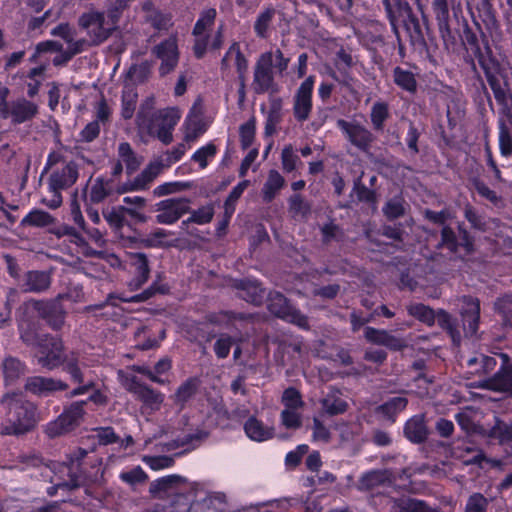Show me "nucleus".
<instances>
[{
	"instance_id": "de8ad7c7",
	"label": "nucleus",
	"mask_w": 512,
	"mask_h": 512,
	"mask_svg": "<svg viewBox=\"0 0 512 512\" xmlns=\"http://www.w3.org/2000/svg\"><path fill=\"white\" fill-rule=\"evenodd\" d=\"M499 149L504 157L512 154V136L504 123L499 126Z\"/></svg>"
},
{
	"instance_id": "423d86ee",
	"label": "nucleus",
	"mask_w": 512,
	"mask_h": 512,
	"mask_svg": "<svg viewBox=\"0 0 512 512\" xmlns=\"http://www.w3.org/2000/svg\"><path fill=\"white\" fill-rule=\"evenodd\" d=\"M83 405L84 402L73 403L56 420L48 423L46 433L50 437H57L79 425L84 414Z\"/></svg>"
},
{
	"instance_id": "ea45409f",
	"label": "nucleus",
	"mask_w": 512,
	"mask_h": 512,
	"mask_svg": "<svg viewBox=\"0 0 512 512\" xmlns=\"http://www.w3.org/2000/svg\"><path fill=\"white\" fill-rule=\"evenodd\" d=\"M24 372V367L19 360L8 357L3 362V374L6 383H12Z\"/></svg>"
},
{
	"instance_id": "f03ea898",
	"label": "nucleus",
	"mask_w": 512,
	"mask_h": 512,
	"mask_svg": "<svg viewBox=\"0 0 512 512\" xmlns=\"http://www.w3.org/2000/svg\"><path fill=\"white\" fill-rule=\"evenodd\" d=\"M2 405L6 410L5 420L0 426L2 434H21L36 424V408L33 403L26 401L23 395L8 394Z\"/></svg>"
},
{
	"instance_id": "9b49d317",
	"label": "nucleus",
	"mask_w": 512,
	"mask_h": 512,
	"mask_svg": "<svg viewBox=\"0 0 512 512\" xmlns=\"http://www.w3.org/2000/svg\"><path fill=\"white\" fill-rule=\"evenodd\" d=\"M156 56L161 59L160 73H170L178 63V47L175 38H169L154 48Z\"/></svg>"
},
{
	"instance_id": "393cba45",
	"label": "nucleus",
	"mask_w": 512,
	"mask_h": 512,
	"mask_svg": "<svg viewBox=\"0 0 512 512\" xmlns=\"http://www.w3.org/2000/svg\"><path fill=\"white\" fill-rule=\"evenodd\" d=\"M342 128L346 131L349 140L360 148H365L371 141V134L365 128L359 125L340 122Z\"/></svg>"
},
{
	"instance_id": "58836bf2",
	"label": "nucleus",
	"mask_w": 512,
	"mask_h": 512,
	"mask_svg": "<svg viewBox=\"0 0 512 512\" xmlns=\"http://www.w3.org/2000/svg\"><path fill=\"white\" fill-rule=\"evenodd\" d=\"M216 152V146L213 143H207L193 153L191 160L198 163L201 169H205L209 161L215 157Z\"/></svg>"
},
{
	"instance_id": "5fc2aeb1",
	"label": "nucleus",
	"mask_w": 512,
	"mask_h": 512,
	"mask_svg": "<svg viewBox=\"0 0 512 512\" xmlns=\"http://www.w3.org/2000/svg\"><path fill=\"white\" fill-rule=\"evenodd\" d=\"M197 389V381L195 379H189L183 383L175 394L176 401L184 403L189 400Z\"/></svg>"
},
{
	"instance_id": "aec40b11",
	"label": "nucleus",
	"mask_w": 512,
	"mask_h": 512,
	"mask_svg": "<svg viewBox=\"0 0 512 512\" xmlns=\"http://www.w3.org/2000/svg\"><path fill=\"white\" fill-rule=\"evenodd\" d=\"M78 178V171L73 163L66 164L60 171H55L49 179V189H65L72 186Z\"/></svg>"
},
{
	"instance_id": "20e7f679",
	"label": "nucleus",
	"mask_w": 512,
	"mask_h": 512,
	"mask_svg": "<svg viewBox=\"0 0 512 512\" xmlns=\"http://www.w3.org/2000/svg\"><path fill=\"white\" fill-rule=\"evenodd\" d=\"M116 24L117 15L113 11L105 16L102 12L91 10L79 18V25L87 31L95 44L105 41L116 28Z\"/></svg>"
},
{
	"instance_id": "69168bd1",
	"label": "nucleus",
	"mask_w": 512,
	"mask_h": 512,
	"mask_svg": "<svg viewBox=\"0 0 512 512\" xmlns=\"http://www.w3.org/2000/svg\"><path fill=\"white\" fill-rule=\"evenodd\" d=\"M308 452V446L305 444L299 445L295 450L290 451L285 458L286 465L296 466L300 463V460L304 454Z\"/></svg>"
},
{
	"instance_id": "864d4df0",
	"label": "nucleus",
	"mask_w": 512,
	"mask_h": 512,
	"mask_svg": "<svg viewBox=\"0 0 512 512\" xmlns=\"http://www.w3.org/2000/svg\"><path fill=\"white\" fill-rule=\"evenodd\" d=\"M282 402L284 409H301L303 406L299 392L293 388L284 391Z\"/></svg>"
},
{
	"instance_id": "a878e982",
	"label": "nucleus",
	"mask_w": 512,
	"mask_h": 512,
	"mask_svg": "<svg viewBox=\"0 0 512 512\" xmlns=\"http://www.w3.org/2000/svg\"><path fill=\"white\" fill-rule=\"evenodd\" d=\"M406 437L415 443L422 442L427 435L424 419L422 416H415L407 421L404 429Z\"/></svg>"
},
{
	"instance_id": "49530a36",
	"label": "nucleus",
	"mask_w": 512,
	"mask_h": 512,
	"mask_svg": "<svg viewBox=\"0 0 512 512\" xmlns=\"http://www.w3.org/2000/svg\"><path fill=\"white\" fill-rule=\"evenodd\" d=\"M110 186L107 181L97 178L91 185L90 199L92 202H101L109 193Z\"/></svg>"
},
{
	"instance_id": "f704fd0d",
	"label": "nucleus",
	"mask_w": 512,
	"mask_h": 512,
	"mask_svg": "<svg viewBox=\"0 0 512 512\" xmlns=\"http://www.w3.org/2000/svg\"><path fill=\"white\" fill-rule=\"evenodd\" d=\"M268 56L269 68H271L276 74H282L288 67L290 59L284 57L280 49H272L268 52L263 53L260 57Z\"/></svg>"
},
{
	"instance_id": "bf43d9fd",
	"label": "nucleus",
	"mask_w": 512,
	"mask_h": 512,
	"mask_svg": "<svg viewBox=\"0 0 512 512\" xmlns=\"http://www.w3.org/2000/svg\"><path fill=\"white\" fill-rule=\"evenodd\" d=\"M487 504L488 501L483 495L475 493L469 497L465 512H484Z\"/></svg>"
},
{
	"instance_id": "3c124183",
	"label": "nucleus",
	"mask_w": 512,
	"mask_h": 512,
	"mask_svg": "<svg viewBox=\"0 0 512 512\" xmlns=\"http://www.w3.org/2000/svg\"><path fill=\"white\" fill-rule=\"evenodd\" d=\"M124 212H126L125 207H113L105 210L103 216L110 226L120 228L123 225Z\"/></svg>"
},
{
	"instance_id": "774afa93",
	"label": "nucleus",
	"mask_w": 512,
	"mask_h": 512,
	"mask_svg": "<svg viewBox=\"0 0 512 512\" xmlns=\"http://www.w3.org/2000/svg\"><path fill=\"white\" fill-rule=\"evenodd\" d=\"M232 346V339L227 336L220 337L215 343V353L219 358L228 356Z\"/></svg>"
},
{
	"instance_id": "72a5a7b5",
	"label": "nucleus",
	"mask_w": 512,
	"mask_h": 512,
	"mask_svg": "<svg viewBox=\"0 0 512 512\" xmlns=\"http://www.w3.org/2000/svg\"><path fill=\"white\" fill-rule=\"evenodd\" d=\"M50 285V277L45 272L32 271L26 276L25 286L29 291L40 292Z\"/></svg>"
},
{
	"instance_id": "a19ab883",
	"label": "nucleus",
	"mask_w": 512,
	"mask_h": 512,
	"mask_svg": "<svg viewBox=\"0 0 512 512\" xmlns=\"http://www.w3.org/2000/svg\"><path fill=\"white\" fill-rule=\"evenodd\" d=\"M322 406L330 415L344 413L348 407L346 401L335 394L327 395L322 401Z\"/></svg>"
},
{
	"instance_id": "2eb2a0df",
	"label": "nucleus",
	"mask_w": 512,
	"mask_h": 512,
	"mask_svg": "<svg viewBox=\"0 0 512 512\" xmlns=\"http://www.w3.org/2000/svg\"><path fill=\"white\" fill-rule=\"evenodd\" d=\"M38 112L35 103L24 98L18 99L10 104L9 111L3 114L4 117H10L14 123H23L32 119Z\"/></svg>"
},
{
	"instance_id": "c756f323",
	"label": "nucleus",
	"mask_w": 512,
	"mask_h": 512,
	"mask_svg": "<svg viewBox=\"0 0 512 512\" xmlns=\"http://www.w3.org/2000/svg\"><path fill=\"white\" fill-rule=\"evenodd\" d=\"M132 266L137 273V277L130 283V286L133 289H137L143 285L148 278L149 269L146 257L143 254H135L132 257Z\"/></svg>"
},
{
	"instance_id": "8fccbe9b",
	"label": "nucleus",
	"mask_w": 512,
	"mask_h": 512,
	"mask_svg": "<svg viewBox=\"0 0 512 512\" xmlns=\"http://www.w3.org/2000/svg\"><path fill=\"white\" fill-rule=\"evenodd\" d=\"M273 15H274V11L269 9V10L262 12L258 16V18L255 22L254 28H255L256 34L259 37L267 36L268 28L272 22Z\"/></svg>"
},
{
	"instance_id": "9d476101",
	"label": "nucleus",
	"mask_w": 512,
	"mask_h": 512,
	"mask_svg": "<svg viewBox=\"0 0 512 512\" xmlns=\"http://www.w3.org/2000/svg\"><path fill=\"white\" fill-rule=\"evenodd\" d=\"M408 311L412 316L418 318L420 321H422L428 325H431L435 321H437L441 326H443L444 328H446L449 331V333L451 334V337L453 339V342H455V343L458 342L459 335L458 336L455 335L453 327H452V323H451V317L448 313H446L444 311H440L439 313H437V315H435L434 312L430 308H428L427 306L422 305V304L411 305L408 308Z\"/></svg>"
},
{
	"instance_id": "c85d7f7f",
	"label": "nucleus",
	"mask_w": 512,
	"mask_h": 512,
	"mask_svg": "<svg viewBox=\"0 0 512 512\" xmlns=\"http://www.w3.org/2000/svg\"><path fill=\"white\" fill-rule=\"evenodd\" d=\"M282 101L278 98H273L269 102V107L266 112V126L265 130L268 135L274 133L276 126L282 117Z\"/></svg>"
},
{
	"instance_id": "6e6d98bb",
	"label": "nucleus",
	"mask_w": 512,
	"mask_h": 512,
	"mask_svg": "<svg viewBox=\"0 0 512 512\" xmlns=\"http://www.w3.org/2000/svg\"><path fill=\"white\" fill-rule=\"evenodd\" d=\"M214 215V209L211 205L203 206L194 211L188 221L203 225L211 221Z\"/></svg>"
},
{
	"instance_id": "ddd939ff",
	"label": "nucleus",
	"mask_w": 512,
	"mask_h": 512,
	"mask_svg": "<svg viewBox=\"0 0 512 512\" xmlns=\"http://www.w3.org/2000/svg\"><path fill=\"white\" fill-rule=\"evenodd\" d=\"M269 310L276 316L292 321L300 327L307 326V319L296 312H290V307L288 306L285 297L281 294L277 293L271 297Z\"/></svg>"
},
{
	"instance_id": "680f3d73",
	"label": "nucleus",
	"mask_w": 512,
	"mask_h": 512,
	"mask_svg": "<svg viewBox=\"0 0 512 512\" xmlns=\"http://www.w3.org/2000/svg\"><path fill=\"white\" fill-rule=\"evenodd\" d=\"M118 379L120 383L130 392L136 394V390L141 388L142 385L136 381V377L128 371L119 370Z\"/></svg>"
},
{
	"instance_id": "b1692460",
	"label": "nucleus",
	"mask_w": 512,
	"mask_h": 512,
	"mask_svg": "<svg viewBox=\"0 0 512 512\" xmlns=\"http://www.w3.org/2000/svg\"><path fill=\"white\" fill-rule=\"evenodd\" d=\"M138 94L136 89L130 85L125 84L121 96V116L124 119H131L135 113Z\"/></svg>"
},
{
	"instance_id": "a18cd8bd",
	"label": "nucleus",
	"mask_w": 512,
	"mask_h": 512,
	"mask_svg": "<svg viewBox=\"0 0 512 512\" xmlns=\"http://www.w3.org/2000/svg\"><path fill=\"white\" fill-rule=\"evenodd\" d=\"M302 423L301 409H283L281 424L287 429H298Z\"/></svg>"
},
{
	"instance_id": "5701e85b",
	"label": "nucleus",
	"mask_w": 512,
	"mask_h": 512,
	"mask_svg": "<svg viewBox=\"0 0 512 512\" xmlns=\"http://www.w3.org/2000/svg\"><path fill=\"white\" fill-rule=\"evenodd\" d=\"M365 337L370 342L384 345L390 349L397 350L403 347V341L401 339H398L383 330H376L368 327L365 330Z\"/></svg>"
},
{
	"instance_id": "052dcab7",
	"label": "nucleus",
	"mask_w": 512,
	"mask_h": 512,
	"mask_svg": "<svg viewBox=\"0 0 512 512\" xmlns=\"http://www.w3.org/2000/svg\"><path fill=\"white\" fill-rule=\"evenodd\" d=\"M120 478L131 485L144 482L146 479V474L143 469L139 466L129 470L124 471L120 474Z\"/></svg>"
},
{
	"instance_id": "a211bd4d",
	"label": "nucleus",
	"mask_w": 512,
	"mask_h": 512,
	"mask_svg": "<svg viewBox=\"0 0 512 512\" xmlns=\"http://www.w3.org/2000/svg\"><path fill=\"white\" fill-rule=\"evenodd\" d=\"M188 486L186 480L180 476L168 475L153 481L150 485V492L154 495L174 494L184 491Z\"/></svg>"
},
{
	"instance_id": "0eeeda50",
	"label": "nucleus",
	"mask_w": 512,
	"mask_h": 512,
	"mask_svg": "<svg viewBox=\"0 0 512 512\" xmlns=\"http://www.w3.org/2000/svg\"><path fill=\"white\" fill-rule=\"evenodd\" d=\"M190 200L187 198H170L156 204V221L171 225L189 211Z\"/></svg>"
},
{
	"instance_id": "37998d69",
	"label": "nucleus",
	"mask_w": 512,
	"mask_h": 512,
	"mask_svg": "<svg viewBox=\"0 0 512 512\" xmlns=\"http://www.w3.org/2000/svg\"><path fill=\"white\" fill-rule=\"evenodd\" d=\"M407 405V400L404 397H394L389 401L385 402L381 407L380 411L386 416L388 419H393V417L405 409Z\"/></svg>"
},
{
	"instance_id": "f8f14e48",
	"label": "nucleus",
	"mask_w": 512,
	"mask_h": 512,
	"mask_svg": "<svg viewBox=\"0 0 512 512\" xmlns=\"http://www.w3.org/2000/svg\"><path fill=\"white\" fill-rule=\"evenodd\" d=\"M461 303V316L465 333L473 335L478 329L480 314L479 301L471 297H463Z\"/></svg>"
},
{
	"instance_id": "4be33fe9",
	"label": "nucleus",
	"mask_w": 512,
	"mask_h": 512,
	"mask_svg": "<svg viewBox=\"0 0 512 512\" xmlns=\"http://www.w3.org/2000/svg\"><path fill=\"white\" fill-rule=\"evenodd\" d=\"M496 359L494 357L479 354L467 360L469 372L472 375L484 376L493 371L496 367Z\"/></svg>"
},
{
	"instance_id": "dca6fc26",
	"label": "nucleus",
	"mask_w": 512,
	"mask_h": 512,
	"mask_svg": "<svg viewBox=\"0 0 512 512\" xmlns=\"http://www.w3.org/2000/svg\"><path fill=\"white\" fill-rule=\"evenodd\" d=\"M67 385L60 380L34 376L27 379L25 388L27 391L36 395H47L51 392L64 390Z\"/></svg>"
},
{
	"instance_id": "338daca9",
	"label": "nucleus",
	"mask_w": 512,
	"mask_h": 512,
	"mask_svg": "<svg viewBox=\"0 0 512 512\" xmlns=\"http://www.w3.org/2000/svg\"><path fill=\"white\" fill-rule=\"evenodd\" d=\"M492 436L497 438L500 443L507 442L512 438V425L508 426L506 424H497L492 429Z\"/></svg>"
},
{
	"instance_id": "603ef678",
	"label": "nucleus",
	"mask_w": 512,
	"mask_h": 512,
	"mask_svg": "<svg viewBox=\"0 0 512 512\" xmlns=\"http://www.w3.org/2000/svg\"><path fill=\"white\" fill-rule=\"evenodd\" d=\"M143 461L155 471L169 468L174 463L173 458L169 456H144Z\"/></svg>"
},
{
	"instance_id": "09e8293b",
	"label": "nucleus",
	"mask_w": 512,
	"mask_h": 512,
	"mask_svg": "<svg viewBox=\"0 0 512 512\" xmlns=\"http://www.w3.org/2000/svg\"><path fill=\"white\" fill-rule=\"evenodd\" d=\"M255 120L250 119L240 126V141L244 149L249 148L255 138Z\"/></svg>"
},
{
	"instance_id": "2f4dec72",
	"label": "nucleus",
	"mask_w": 512,
	"mask_h": 512,
	"mask_svg": "<svg viewBox=\"0 0 512 512\" xmlns=\"http://www.w3.org/2000/svg\"><path fill=\"white\" fill-rule=\"evenodd\" d=\"M221 506L219 497L209 495L201 501L192 503L188 509L184 508L183 512H221Z\"/></svg>"
},
{
	"instance_id": "f3484780",
	"label": "nucleus",
	"mask_w": 512,
	"mask_h": 512,
	"mask_svg": "<svg viewBox=\"0 0 512 512\" xmlns=\"http://www.w3.org/2000/svg\"><path fill=\"white\" fill-rule=\"evenodd\" d=\"M479 386L512 393V364L502 367L494 377L480 380Z\"/></svg>"
},
{
	"instance_id": "412c9836",
	"label": "nucleus",
	"mask_w": 512,
	"mask_h": 512,
	"mask_svg": "<svg viewBox=\"0 0 512 512\" xmlns=\"http://www.w3.org/2000/svg\"><path fill=\"white\" fill-rule=\"evenodd\" d=\"M268 56L259 57L255 73H254V85L255 90L258 93H263L271 88L273 84V73H275L271 68H269Z\"/></svg>"
},
{
	"instance_id": "7c9ffc66",
	"label": "nucleus",
	"mask_w": 512,
	"mask_h": 512,
	"mask_svg": "<svg viewBox=\"0 0 512 512\" xmlns=\"http://www.w3.org/2000/svg\"><path fill=\"white\" fill-rule=\"evenodd\" d=\"M135 395L144 403V405H146L151 410L160 409L164 401L163 394L156 392L144 385L136 390Z\"/></svg>"
},
{
	"instance_id": "6ab92c4d",
	"label": "nucleus",
	"mask_w": 512,
	"mask_h": 512,
	"mask_svg": "<svg viewBox=\"0 0 512 512\" xmlns=\"http://www.w3.org/2000/svg\"><path fill=\"white\" fill-rule=\"evenodd\" d=\"M183 140L186 143L195 142L207 130V123L204 122L202 117L191 111L183 123Z\"/></svg>"
},
{
	"instance_id": "13d9d810",
	"label": "nucleus",
	"mask_w": 512,
	"mask_h": 512,
	"mask_svg": "<svg viewBox=\"0 0 512 512\" xmlns=\"http://www.w3.org/2000/svg\"><path fill=\"white\" fill-rule=\"evenodd\" d=\"M388 116V107L385 103L377 102L371 111V120L376 128H380Z\"/></svg>"
},
{
	"instance_id": "1a4fd4ad",
	"label": "nucleus",
	"mask_w": 512,
	"mask_h": 512,
	"mask_svg": "<svg viewBox=\"0 0 512 512\" xmlns=\"http://www.w3.org/2000/svg\"><path fill=\"white\" fill-rule=\"evenodd\" d=\"M313 87L314 77L309 76L301 83L295 93L293 112L298 121H305L310 115L312 110Z\"/></svg>"
},
{
	"instance_id": "7ed1b4c3",
	"label": "nucleus",
	"mask_w": 512,
	"mask_h": 512,
	"mask_svg": "<svg viewBox=\"0 0 512 512\" xmlns=\"http://www.w3.org/2000/svg\"><path fill=\"white\" fill-rule=\"evenodd\" d=\"M216 10L208 8L201 12L193 29L194 53L197 58H201L209 49H219L222 44L221 29L212 34L215 24Z\"/></svg>"
},
{
	"instance_id": "f257e3e1",
	"label": "nucleus",
	"mask_w": 512,
	"mask_h": 512,
	"mask_svg": "<svg viewBox=\"0 0 512 512\" xmlns=\"http://www.w3.org/2000/svg\"><path fill=\"white\" fill-rule=\"evenodd\" d=\"M155 98L147 97L140 105L137 124L140 130L157 137L162 143L169 144L173 140V130L182 116L177 107H168L154 112Z\"/></svg>"
},
{
	"instance_id": "bb28decb",
	"label": "nucleus",
	"mask_w": 512,
	"mask_h": 512,
	"mask_svg": "<svg viewBox=\"0 0 512 512\" xmlns=\"http://www.w3.org/2000/svg\"><path fill=\"white\" fill-rule=\"evenodd\" d=\"M390 481V473L386 470H373L364 474L359 481V488L370 490Z\"/></svg>"
},
{
	"instance_id": "473e14b6",
	"label": "nucleus",
	"mask_w": 512,
	"mask_h": 512,
	"mask_svg": "<svg viewBox=\"0 0 512 512\" xmlns=\"http://www.w3.org/2000/svg\"><path fill=\"white\" fill-rule=\"evenodd\" d=\"M392 510L393 512H437L435 509L426 506L422 501L415 499L395 501L393 502Z\"/></svg>"
},
{
	"instance_id": "e433bc0d",
	"label": "nucleus",
	"mask_w": 512,
	"mask_h": 512,
	"mask_svg": "<svg viewBox=\"0 0 512 512\" xmlns=\"http://www.w3.org/2000/svg\"><path fill=\"white\" fill-rule=\"evenodd\" d=\"M54 223V218L46 211L32 210L22 220V224L35 227H46Z\"/></svg>"
},
{
	"instance_id": "cd10ccee",
	"label": "nucleus",
	"mask_w": 512,
	"mask_h": 512,
	"mask_svg": "<svg viewBox=\"0 0 512 512\" xmlns=\"http://www.w3.org/2000/svg\"><path fill=\"white\" fill-rule=\"evenodd\" d=\"M284 185V178L276 170H271L268 174L262 193L266 202H270Z\"/></svg>"
},
{
	"instance_id": "79ce46f5",
	"label": "nucleus",
	"mask_w": 512,
	"mask_h": 512,
	"mask_svg": "<svg viewBox=\"0 0 512 512\" xmlns=\"http://www.w3.org/2000/svg\"><path fill=\"white\" fill-rule=\"evenodd\" d=\"M145 244L150 247L171 246L174 240L170 238V232L164 229H156L147 235L144 240Z\"/></svg>"
},
{
	"instance_id": "e2e57ef3",
	"label": "nucleus",
	"mask_w": 512,
	"mask_h": 512,
	"mask_svg": "<svg viewBox=\"0 0 512 512\" xmlns=\"http://www.w3.org/2000/svg\"><path fill=\"white\" fill-rule=\"evenodd\" d=\"M298 160L297 155L294 153L293 147L288 145L282 150V165L283 169L290 172L295 169L296 162Z\"/></svg>"
},
{
	"instance_id": "c03bdc74",
	"label": "nucleus",
	"mask_w": 512,
	"mask_h": 512,
	"mask_svg": "<svg viewBox=\"0 0 512 512\" xmlns=\"http://www.w3.org/2000/svg\"><path fill=\"white\" fill-rule=\"evenodd\" d=\"M190 184L188 182H181V181H175V182H166L159 186H157L153 190V194L156 197H162L170 194H175L181 191H184L188 188H190Z\"/></svg>"
},
{
	"instance_id": "4d7b16f0",
	"label": "nucleus",
	"mask_w": 512,
	"mask_h": 512,
	"mask_svg": "<svg viewBox=\"0 0 512 512\" xmlns=\"http://www.w3.org/2000/svg\"><path fill=\"white\" fill-rule=\"evenodd\" d=\"M150 71L151 68L148 63H141L129 69L128 77L132 82H144L148 78Z\"/></svg>"
},
{
	"instance_id": "4468645a",
	"label": "nucleus",
	"mask_w": 512,
	"mask_h": 512,
	"mask_svg": "<svg viewBox=\"0 0 512 512\" xmlns=\"http://www.w3.org/2000/svg\"><path fill=\"white\" fill-rule=\"evenodd\" d=\"M243 428L246 436L255 442H264L274 436V427L265 424L255 416H250L245 421Z\"/></svg>"
},
{
	"instance_id": "39448f33",
	"label": "nucleus",
	"mask_w": 512,
	"mask_h": 512,
	"mask_svg": "<svg viewBox=\"0 0 512 512\" xmlns=\"http://www.w3.org/2000/svg\"><path fill=\"white\" fill-rule=\"evenodd\" d=\"M86 456V451L77 449L69 456L68 461L59 466L56 474L57 479L55 485L48 489L50 495H54L55 490L59 488H75L79 486L81 481V463L80 461Z\"/></svg>"
},
{
	"instance_id": "4c0bfd02",
	"label": "nucleus",
	"mask_w": 512,
	"mask_h": 512,
	"mask_svg": "<svg viewBox=\"0 0 512 512\" xmlns=\"http://www.w3.org/2000/svg\"><path fill=\"white\" fill-rule=\"evenodd\" d=\"M162 171V164L154 162L148 165V167L136 178L135 188L145 189L149 183H151Z\"/></svg>"
},
{
	"instance_id": "c9c22d12",
	"label": "nucleus",
	"mask_w": 512,
	"mask_h": 512,
	"mask_svg": "<svg viewBox=\"0 0 512 512\" xmlns=\"http://www.w3.org/2000/svg\"><path fill=\"white\" fill-rule=\"evenodd\" d=\"M394 82L403 90L408 92H415L417 88V82L412 72L404 70L400 67H396L393 72Z\"/></svg>"
},
{
	"instance_id": "0e129e2a",
	"label": "nucleus",
	"mask_w": 512,
	"mask_h": 512,
	"mask_svg": "<svg viewBox=\"0 0 512 512\" xmlns=\"http://www.w3.org/2000/svg\"><path fill=\"white\" fill-rule=\"evenodd\" d=\"M404 212V206L400 199L390 200L384 207V213L389 218H397Z\"/></svg>"
},
{
	"instance_id": "6e6552de",
	"label": "nucleus",
	"mask_w": 512,
	"mask_h": 512,
	"mask_svg": "<svg viewBox=\"0 0 512 512\" xmlns=\"http://www.w3.org/2000/svg\"><path fill=\"white\" fill-rule=\"evenodd\" d=\"M62 342L54 337H46L38 343L36 357L38 363L47 369L58 367L64 362L62 356Z\"/></svg>"
}]
</instances>
